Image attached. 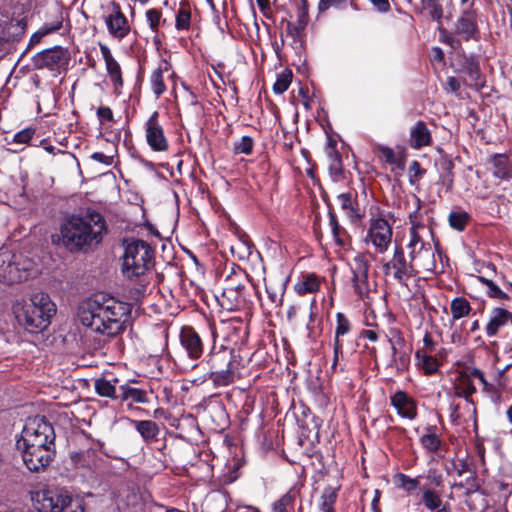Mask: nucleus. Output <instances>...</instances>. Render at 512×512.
I'll list each match as a JSON object with an SVG mask.
<instances>
[{
	"instance_id": "obj_1",
	"label": "nucleus",
	"mask_w": 512,
	"mask_h": 512,
	"mask_svg": "<svg viewBox=\"0 0 512 512\" xmlns=\"http://www.w3.org/2000/svg\"><path fill=\"white\" fill-rule=\"evenodd\" d=\"M130 305L112 296L97 294L80 306L79 319L91 331L113 337L125 329Z\"/></svg>"
},
{
	"instance_id": "obj_2",
	"label": "nucleus",
	"mask_w": 512,
	"mask_h": 512,
	"mask_svg": "<svg viewBox=\"0 0 512 512\" xmlns=\"http://www.w3.org/2000/svg\"><path fill=\"white\" fill-rule=\"evenodd\" d=\"M106 230L104 217L95 211L85 216H71L61 225V237L65 247L70 251L83 250L102 240Z\"/></svg>"
},
{
	"instance_id": "obj_3",
	"label": "nucleus",
	"mask_w": 512,
	"mask_h": 512,
	"mask_svg": "<svg viewBox=\"0 0 512 512\" xmlns=\"http://www.w3.org/2000/svg\"><path fill=\"white\" fill-rule=\"evenodd\" d=\"M13 312L21 326L30 333H36L50 324V319L56 312V306L48 294L37 292L29 301L17 302L13 306Z\"/></svg>"
},
{
	"instance_id": "obj_4",
	"label": "nucleus",
	"mask_w": 512,
	"mask_h": 512,
	"mask_svg": "<svg viewBox=\"0 0 512 512\" xmlns=\"http://www.w3.org/2000/svg\"><path fill=\"white\" fill-rule=\"evenodd\" d=\"M154 250L147 242L134 239L125 246L122 256V273L129 280L144 277L153 267Z\"/></svg>"
},
{
	"instance_id": "obj_5",
	"label": "nucleus",
	"mask_w": 512,
	"mask_h": 512,
	"mask_svg": "<svg viewBox=\"0 0 512 512\" xmlns=\"http://www.w3.org/2000/svg\"><path fill=\"white\" fill-rule=\"evenodd\" d=\"M33 268V261L21 253L0 252V283L11 285L27 280Z\"/></svg>"
},
{
	"instance_id": "obj_6",
	"label": "nucleus",
	"mask_w": 512,
	"mask_h": 512,
	"mask_svg": "<svg viewBox=\"0 0 512 512\" xmlns=\"http://www.w3.org/2000/svg\"><path fill=\"white\" fill-rule=\"evenodd\" d=\"M232 358V350L224 346H220L219 348L213 346L211 348L204 362L208 367L209 379H211L215 385L226 386L232 383Z\"/></svg>"
},
{
	"instance_id": "obj_7",
	"label": "nucleus",
	"mask_w": 512,
	"mask_h": 512,
	"mask_svg": "<svg viewBox=\"0 0 512 512\" xmlns=\"http://www.w3.org/2000/svg\"><path fill=\"white\" fill-rule=\"evenodd\" d=\"M32 505L38 512H76L72 497L65 491L43 489L31 494Z\"/></svg>"
},
{
	"instance_id": "obj_8",
	"label": "nucleus",
	"mask_w": 512,
	"mask_h": 512,
	"mask_svg": "<svg viewBox=\"0 0 512 512\" xmlns=\"http://www.w3.org/2000/svg\"><path fill=\"white\" fill-rule=\"evenodd\" d=\"M16 447L22 452L23 462L32 472L45 469L55 457V446L28 443L17 440Z\"/></svg>"
},
{
	"instance_id": "obj_9",
	"label": "nucleus",
	"mask_w": 512,
	"mask_h": 512,
	"mask_svg": "<svg viewBox=\"0 0 512 512\" xmlns=\"http://www.w3.org/2000/svg\"><path fill=\"white\" fill-rule=\"evenodd\" d=\"M19 441L28 443L55 446V432L53 426L44 417L28 419L21 433Z\"/></svg>"
},
{
	"instance_id": "obj_10",
	"label": "nucleus",
	"mask_w": 512,
	"mask_h": 512,
	"mask_svg": "<svg viewBox=\"0 0 512 512\" xmlns=\"http://www.w3.org/2000/svg\"><path fill=\"white\" fill-rule=\"evenodd\" d=\"M382 269L385 275H391L401 285H405L409 278L418 274L415 264L406 258L399 245L395 246L392 258L383 264Z\"/></svg>"
},
{
	"instance_id": "obj_11",
	"label": "nucleus",
	"mask_w": 512,
	"mask_h": 512,
	"mask_svg": "<svg viewBox=\"0 0 512 512\" xmlns=\"http://www.w3.org/2000/svg\"><path fill=\"white\" fill-rule=\"evenodd\" d=\"M349 266L353 290L360 299L365 300L371 291L368 279L370 263L364 254H357Z\"/></svg>"
},
{
	"instance_id": "obj_12",
	"label": "nucleus",
	"mask_w": 512,
	"mask_h": 512,
	"mask_svg": "<svg viewBox=\"0 0 512 512\" xmlns=\"http://www.w3.org/2000/svg\"><path fill=\"white\" fill-rule=\"evenodd\" d=\"M104 22L109 35L114 39L123 40L131 31L128 19L116 1H111L107 6Z\"/></svg>"
},
{
	"instance_id": "obj_13",
	"label": "nucleus",
	"mask_w": 512,
	"mask_h": 512,
	"mask_svg": "<svg viewBox=\"0 0 512 512\" xmlns=\"http://www.w3.org/2000/svg\"><path fill=\"white\" fill-rule=\"evenodd\" d=\"M32 61L37 69L47 68L51 71H56L68 65L69 54L66 49L55 46L37 53L33 56Z\"/></svg>"
},
{
	"instance_id": "obj_14",
	"label": "nucleus",
	"mask_w": 512,
	"mask_h": 512,
	"mask_svg": "<svg viewBox=\"0 0 512 512\" xmlns=\"http://www.w3.org/2000/svg\"><path fill=\"white\" fill-rule=\"evenodd\" d=\"M159 113L154 111L145 123V137L149 147L155 152H165L169 148L168 140L159 123Z\"/></svg>"
},
{
	"instance_id": "obj_15",
	"label": "nucleus",
	"mask_w": 512,
	"mask_h": 512,
	"mask_svg": "<svg viewBox=\"0 0 512 512\" xmlns=\"http://www.w3.org/2000/svg\"><path fill=\"white\" fill-rule=\"evenodd\" d=\"M368 238L377 252H386L392 240V228L388 221L383 218L373 220L368 229Z\"/></svg>"
},
{
	"instance_id": "obj_16",
	"label": "nucleus",
	"mask_w": 512,
	"mask_h": 512,
	"mask_svg": "<svg viewBox=\"0 0 512 512\" xmlns=\"http://www.w3.org/2000/svg\"><path fill=\"white\" fill-rule=\"evenodd\" d=\"M179 340L191 360H198L204 353V344L199 333L192 326H183L180 330Z\"/></svg>"
},
{
	"instance_id": "obj_17",
	"label": "nucleus",
	"mask_w": 512,
	"mask_h": 512,
	"mask_svg": "<svg viewBox=\"0 0 512 512\" xmlns=\"http://www.w3.org/2000/svg\"><path fill=\"white\" fill-rule=\"evenodd\" d=\"M473 1L465 8L456 24V33L469 40L477 33V14L472 9Z\"/></svg>"
},
{
	"instance_id": "obj_18",
	"label": "nucleus",
	"mask_w": 512,
	"mask_h": 512,
	"mask_svg": "<svg viewBox=\"0 0 512 512\" xmlns=\"http://www.w3.org/2000/svg\"><path fill=\"white\" fill-rule=\"evenodd\" d=\"M391 404L402 418L413 420L417 416V404L404 391H397L391 396Z\"/></svg>"
},
{
	"instance_id": "obj_19",
	"label": "nucleus",
	"mask_w": 512,
	"mask_h": 512,
	"mask_svg": "<svg viewBox=\"0 0 512 512\" xmlns=\"http://www.w3.org/2000/svg\"><path fill=\"white\" fill-rule=\"evenodd\" d=\"M100 52L105 61L106 70L113 82L115 89L123 86V79L121 73V67L116 59L113 57L110 48L105 44H100Z\"/></svg>"
},
{
	"instance_id": "obj_20",
	"label": "nucleus",
	"mask_w": 512,
	"mask_h": 512,
	"mask_svg": "<svg viewBox=\"0 0 512 512\" xmlns=\"http://www.w3.org/2000/svg\"><path fill=\"white\" fill-rule=\"evenodd\" d=\"M431 133L424 121H418L410 130V145L414 149H420L430 145Z\"/></svg>"
},
{
	"instance_id": "obj_21",
	"label": "nucleus",
	"mask_w": 512,
	"mask_h": 512,
	"mask_svg": "<svg viewBox=\"0 0 512 512\" xmlns=\"http://www.w3.org/2000/svg\"><path fill=\"white\" fill-rule=\"evenodd\" d=\"M130 424L140 434L145 443H150L157 440L160 433L159 425L151 420H135L130 419Z\"/></svg>"
},
{
	"instance_id": "obj_22",
	"label": "nucleus",
	"mask_w": 512,
	"mask_h": 512,
	"mask_svg": "<svg viewBox=\"0 0 512 512\" xmlns=\"http://www.w3.org/2000/svg\"><path fill=\"white\" fill-rule=\"evenodd\" d=\"M117 399L127 402L129 406L133 403H147V393L145 390L132 387L128 384H122L118 387Z\"/></svg>"
},
{
	"instance_id": "obj_23",
	"label": "nucleus",
	"mask_w": 512,
	"mask_h": 512,
	"mask_svg": "<svg viewBox=\"0 0 512 512\" xmlns=\"http://www.w3.org/2000/svg\"><path fill=\"white\" fill-rule=\"evenodd\" d=\"M26 24L21 20H11L1 31V38L5 40V45L9 49L10 44L19 41L25 33Z\"/></svg>"
},
{
	"instance_id": "obj_24",
	"label": "nucleus",
	"mask_w": 512,
	"mask_h": 512,
	"mask_svg": "<svg viewBox=\"0 0 512 512\" xmlns=\"http://www.w3.org/2000/svg\"><path fill=\"white\" fill-rule=\"evenodd\" d=\"M492 165V174L494 177L505 181L512 180V164L507 156L504 154L494 155L492 158Z\"/></svg>"
},
{
	"instance_id": "obj_25",
	"label": "nucleus",
	"mask_w": 512,
	"mask_h": 512,
	"mask_svg": "<svg viewBox=\"0 0 512 512\" xmlns=\"http://www.w3.org/2000/svg\"><path fill=\"white\" fill-rule=\"evenodd\" d=\"M70 461L75 468L92 469L96 466V452L91 449L75 451L69 454Z\"/></svg>"
},
{
	"instance_id": "obj_26",
	"label": "nucleus",
	"mask_w": 512,
	"mask_h": 512,
	"mask_svg": "<svg viewBox=\"0 0 512 512\" xmlns=\"http://www.w3.org/2000/svg\"><path fill=\"white\" fill-rule=\"evenodd\" d=\"M219 301L223 308L233 311L241 308L245 304V295L239 294V292H236V290L232 288L225 287Z\"/></svg>"
},
{
	"instance_id": "obj_27",
	"label": "nucleus",
	"mask_w": 512,
	"mask_h": 512,
	"mask_svg": "<svg viewBox=\"0 0 512 512\" xmlns=\"http://www.w3.org/2000/svg\"><path fill=\"white\" fill-rule=\"evenodd\" d=\"M455 394L458 397L465 398L466 401H470V397L476 392V388L472 381L471 374L460 373L455 382Z\"/></svg>"
},
{
	"instance_id": "obj_28",
	"label": "nucleus",
	"mask_w": 512,
	"mask_h": 512,
	"mask_svg": "<svg viewBox=\"0 0 512 512\" xmlns=\"http://www.w3.org/2000/svg\"><path fill=\"white\" fill-rule=\"evenodd\" d=\"M477 280L487 287L486 294L488 297L496 300H509V295L504 292L492 279L486 276H477Z\"/></svg>"
},
{
	"instance_id": "obj_29",
	"label": "nucleus",
	"mask_w": 512,
	"mask_h": 512,
	"mask_svg": "<svg viewBox=\"0 0 512 512\" xmlns=\"http://www.w3.org/2000/svg\"><path fill=\"white\" fill-rule=\"evenodd\" d=\"M450 310L452 318L454 320H459L469 315L471 306L467 299L463 297H456L451 301Z\"/></svg>"
},
{
	"instance_id": "obj_30",
	"label": "nucleus",
	"mask_w": 512,
	"mask_h": 512,
	"mask_svg": "<svg viewBox=\"0 0 512 512\" xmlns=\"http://www.w3.org/2000/svg\"><path fill=\"white\" fill-rule=\"evenodd\" d=\"M62 23H63V17L62 15L58 16L56 18V20L52 23H45L37 32H35L31 38H30V43L31 44H35V43H39L40 40L50 34V33H53L55 31H58L59 29H61L62 27Z\"/></svg>"
},
{
	"instance_id": "obj_31",
	"label": "nucleus",
	"mask_w": 512,
	"mask_h": 512,
	"mask_svg": "<svg viewBox=\"0 0 512 512\" xmlns=\"http://www.w3.org/2000/svg\"><path fill=\"white\" fill-rule=\"evenodd\" d=\"M94 388L96 393L102 397L117 399L118 390L111 381L105 378L95 380Z\"/></svg>"
},
{
	"instance_id": "obj_32",
	"label": "nucleus",
	"mask_w": 512,
	"mask_h": 512,
	"mask_svg": "<svg viewBox=\"0 0 512 512\" xmlns=\"http://www.w3.org/2000/svg\"><path fill=\"white\" fill-rule=\"evenodd\" d=\"M377 150L381 154L383 160L386 163L390 165H395L401 170L405 169L404 158L401 156H397L392 148L383 145H378Z\"/></svg>"
},
{
	"instance_id": "obj_33",
	"label": "nucleus",
	"mask_w": 512,
	"mask_h": 512,
	"mask_svg": "<svg viewBox=\"0 0 512 512\" xmlns=\"http://www.w3.org/2000/svg\"><path fill=\"white\" fill-rule=\"evenodd\" d=\"M422 502L428 510L434 511L441 507L442 498L437 491L430 488H426L423 490L422 493Z\"/></svg>"
},
{
	"instance_id": "obj_34",
	"label": "nucleus",
	"mask_w": 512,
	"mask_h": 512,
	"mask_svg": "<svg viewBox=\"0 0 512 512\" xmlns=\"http://www.w3.org/2000/svg\"><path fill=\"white\" fill-rule=\"evenodd\" d=\"M191 22V12L186 4L181 3L176 13L175 28L180 30H188Z\"/></svg>"
},
{
	"instance_id": "obj_35",
	"label": "nucleus",
	"mask_w": 512,
	"mask_h": 512,
	"mask_svg": "<svg viewBox=\"0 0 512 512\" xmlns=\"http://www.w3.org/2000/svg\"><path fill=\"white\" fill-rule=\"evenodd\" d=\"M145 16L149 28L156 36L159 32V27L166 22V20L162 18V12L158 9L152 8L146 11Z\"/></svg>"
},
{
	"instance_id": "obj_36",
	"label": "nucleus",
	"mask_w": 512,
	"mask_h": 512,
	"mask_svg": "<svg viewBox=\"0 0 512 512\" xmlns=\"http://www.w3.org/2000/svg\"><path fill=\"white\" fill-rule=\"evenodd\" d=\"M294 511V496L287 492L282 495L272 505V512H293Z\"/></svg>"
},
{
	"instance_id": "obj_37",
	"label": "nucleus",
	"mask_w": 512,
	"mask_h": 512,
	"mask_svg": "<svg viewBox=\"0 0 512 512\" xmlns=\"http://www.w3.org/2000/svg\"><path fill=\"white\" fill-rule=\"evenodd\" d=\"M319 281L313 274L307 275L303 281L296 284V290L299 294L313 293L319 289Z\"/></svg>"
},
{
	"instance_id": "obj_38",
	"label": "nucleus",
	"mask_w": 512,
	"mask_h": 512,
	"mask_svg": "<svg viewBox=\"0 0 512 512\" xmlns=\"http://www.w3.org/2000/svg\"><path fill=\"white\" fill-rule=\"evenodd\" d=\"M416 357L426 374L431 375L438 370V361L434 356L417 351Z\"/></svg>"
},
{
	"instance_id": "obj_39",
	"label": "nucleus",
	"mask_w": 512,
	"mask_h": 512,
	"mask_svg": "<svg viewBox=\"0 0 512 512\" xmlns=\"http://www.w3.org/2000/svg\"><path fill=\"white\" fill-rule=\"evenodd\" d=\"M469 215L465 211H452L449 214L448 221L452 228L463 231L469 221Z\"/></svg>"
},
{
	"instance_id": "obj_40",
	"label": "nucleus",
	"mask_w": 512,
	"mask_h": 512,
	"mask_svg": "<svg viewBox=\"0 0 512 512\" xmlns=\"http://www.w3.org/2000/svg\"><path fill=\"white\" fill-rule=\"evenodd\" d=\"M150 82L152 91L157 97L161 96L166 91L162 68L159 67L152 72Z\"/></svg>"
},
{
	"instance_id": "obj_41",
	"label": "nucleus",
	"mask_w": 512,
	"mask_h": 512,
	"mask_svg": "<svg viewBox=\"0 0 512 512\" xmlns=\"http://www.w3.org/2000/svg\"><path fill=\"white\" fill-rule=\"evenodd\" d=\"M351 330L349 319L341 312L336 314V328L334 341H341L340 337L348 334Z\"/></svg>"
},
{
	"instance_id": "obj_42",
	"label": "nucleus",
	"mask_w": 512,
	"mask_h": 512,
	"mask_svg": "<svg viewBox=\"0 0 512 512\" xmlns=\"http://www.w3.org/2000/svg\"><path fill=\"white\" fill-rule=\"evenodd\" d=\"M395 479L398 483V487L402 488L406 492H412L420 485V476L411 478L406 474L398 473L395 476Z\"/></svg>"
},
{
	"instance_id": "obj_43",
	"label": "nucleus",
	"mask_w": 512,
	"mask_h": 512,
	"mask_svg": "<svg viewBox=\"0 0 512 512\" xmlns=\"http://www.w3.org/2000/svg\"><path fill=\"white\" fill-rule=\"evenodd\" d=\"M422 5L428 11L431 18L438 23L443 17V8L439 0H422Z\"/></svg>"
},
{
	"instance_id": "obj_44",
	"label": "nucleus",
	"mask_w": 512,
	"mask_h": 512,
	"mask_svg": "<svg viewBox=\"0 0 512 512\" xmlns=\"http://www.w3.org/2000/svg\"><path fill=\"white\" fill-rule=\"evenodd\" d=\"M292 79L291 71H285L277 76V79L273 85V91L276 94L284 93L290 86Z\"/></svg>"
},
{
	"instance_id": "obj_45",
	"label": "nucleus",
	"mask_w": 512,
	"mask_h": 512,
	"mask_svg": "<svg viewBox=\"0 0 512 512\" xmlns=\"http://www.w3.org/2000/svg\"><path fill=\"white\" fill-rule=\"evenodd\" d=\"M420 443L429 452H436L441 445V440L435 433H428L420 437Z\"/></svg>"
},
{
	"instance_id": "obj_46",
	"label": "nucleus",
	"mask_w": 512,
	"mask_h": 512,
	"mask_svg": "<svg viewBox=\"0 0 512 512\" xmlns=\"http://www.w3.org/2000/svg\"><path fill=\"white\" fill-rule=\"evenodd\" d=\"M337 200L341 208L347 213L348 216L353 217L355 210L353 207L354 198L351 193H342L337 196Z\"/></svg>"
},
{
	"instance_id": "obj_47",
	"label": "nucleus",
	"mask_w": 512,
	"mask_h": 512,
	"mask_svg": "<svg viewBox=\"0 0 512 512\" xmlns=\"http://www.w3.org/2000/svg\"><path fill=\"white\" fill-rule=\"evenodd\" d=\"M321 498L322 512L335 511L333 506L337 498V493L333 489H326Z\"/></svg>"
},
{
	"instance_id": "obj_48",
	"label": "nucleus",
	"mask_w": 512,
	"mask_h": 512,
	"mask_svg": "<svg viewBox=\"0 0 512 512\" xmlns=\"http://www.w3.org/2000/svg\"><path fill=\"white\" fill-rule=\"evenodd\" d=\"M253 148V139L249 136H243L239 141L235 142L233 145V150L235 153L246 154L249 155L252 152Z\"/></svg>"
},
{
	"instance_id": "obj_49",
	"label": "nucleus",
	"mask_w": 512,
	"mask_h": 512,
	"mask_svg": "<svg viewBox=\"0 0 512 512\" xmlns=\"http://www.w3.org/2000/svg\"><path fill=\"white\" fill-rule=\"evenodd\" d=\"M409 360V353L401 351L400 354L391 357L389 366L395 368L397 371H403L408 367Z\"/></svg>"
},
{
	"instance_id": "obj_50",
	"label": "nucleus",
	"mask_w": 512,
	"mask_h": 512,
	"mask_svg": "<svg viewBox=\"0 0 512 512\" xmlns=\"http://www.w3.org/2000/svg\"><path fill=\"white\" fill-rule=\"evenodd\" d=\"M329 225L331 227V232L335 242L338 245H343L344 241L342 239V234L344 233V231L340 227L335 214H333L332 212L329 213Z\"/></svg>"
},
{
	"instance_id": "obj_51",
	"label": "nucleus",
	"mask_w": 512,
	"mask_h": 512,
	"mask_svg": "<svg viewBox=\"0 0 512 512\" xmlns=\"http://www.w3.org/2000/svg\"><path fill=\"white\" fill-rule=\"evenodd\" d=\"M425 172L426 171L423 168H421V165L418 161H412L409 166V183L411 185H414L417 180L423 177Z\"/></svg>"
},
{
	"instance_id": "obj_52",
	"label": "nucleus",
	"mask_w": 512,
	"mask_h": 512,
	"mask_svg": "<svg viewBox=\"0 0 512 512\" xmlns=\"http://www.w3.org/2000/svg\"><path fill=\"white\" fill-rule=\"evenodd\" d=\"M466 486V495H471L473 493L478 492L481 489V482L476 474V472H472L470 476L465 480Z\"/></svg>"
},
{
	"instance_id": "obj_53",
	"label": "nucleus",
	"mask_w": 512,
	"mask_h": 512,
	"mask_svg": "<svg viewBox=\"0 0 512 512\" xmlns=\"http://www.w3.org/2000/svg\"><path fill=\"white\" fill-rule=\"evenodd\" d=\"M35 134V129L25 128L13 136V143L27 144Z\"/></svg>"
},
{
	"instance_id": "obj_54",
	"label": "nucleus",
	"mask_w": 512,
	"mask_h": 512,
	"mask_svg": "<svg viewBox=\"0 0 512 512\" xmlns=\"http://www.w3.org/2000/svg\"><path fill=\"white\" fill-rule=\"evenodd\" d=\"M387 338L390 345L405 346L406 344L404 336L398 328H390Z\"/></svg>"
},
{
	"instance_id": "obj_55",
	"label": "nucleus",
	"mask_w": 512,
	"mask_h": 512,
	"mask_svg": "<svg viewBox=\"0 0 512 512\" xmlns=\"http://www.w3.org/2000/svg\"><path fill=\"white\" fill-rule=\"evenodd\" d=\"M329 171H330V174L335 176V177H339V176L342 175L343 169H342L341 158L336 153L331 155V162H330V165H329Z\"/></svg>"
},
{
	"instance_id": "obj_56",
	"label": "nucleus",
	"mask_w": 512,
	"mask_h": 512,
	"mask_svg": "<svg viewBox=\"0 0 512 512\" xmlns=\"http://www.w3.org/2000/svg\"><path fill=\"white\" fill-rule=\"evenodd\" d=\"M415 199L417 202V208L415 211H413L409 214V221L411 224V228H414L415 230L424 229L425 228L424 225L418 221V210L420 209V199L418 197H415Z\"/></svg>"
},
{
	"instance_id": "obj_57",
	"label": "nucleus",
	"mask_w": 512,
	"mask_h": 512,
	"mask_svg": "<svg viewBox=\"0 0 512 512\" xmlns=\"http://www.w3.org/2000/svg\"><path fill=\"white\" fill-rule=\"evenodd\" d=\"M408 244L418 245L420 246V249L426 248V243L420 236L419 230H415L414 228H410Z\"/></svg>"
},
{
	"instance_id": "obj_58",
	"label": "nucleus",
	"mask_w": 512,
	"mask_h": 512,
	"mask_svg": "<svg viewBox=\"0 0 512 512\" xmlns=\"http://www.w3.org/2000/svg\"><path fill=\"white\" fill-rule=\"evenodd\" d=\"M342 352H343L342 342L341 341H334V343H333V353H334V356H333V362L331 364V370L333 372H335L336 369H337V365H338V361H339V356L342 354Z\"/></svg>"
},
{
	"instance_id": "obj_59",
	"label": "nucleus",
	"mask_w": 512,
	"mask_h": 512,
	"mask_svg": "<svg viewBox=\"0 0 512 512\" xmlns=\"http://www.w3.org/2000/svg\"><path fill=\"white\" fill-rule=\"evenodd\" d=\"M407 249H408V256H409V261H411L412 264H414L416 258L422 253V252H425V253H429L428 249H420V246L418 245H413V244H407Z\"/></svg>"
},
{
	"instance_id": "obj_60",
	"label": "nucleus",
	"mask_w": 512,
	"mask_h": 512,
	"mask_svg": "<svg viewBox=\"0 0 512 512\" xmlns=\"http://www.w3.org/2000/svg\"><path fill=\"white\" fill-rule=\"evenodd\" d=\"M471 376L474 378H477L479 382L483 384V390L484 391H491L492 386L487 382L483 372L478 368H473L470 372Z\"/></svg>"
},
{
	"instance_id": "obj_61",
	"label": "nucleus",
	"mask_w": 512,
	"mask_h": 512,
	"mask_svg": "<svg viewBox=\"0 0 512 512\" xmlns=\"http://www.w3.org/2000/svg\"><path fill=\"white\" fill-rule=\"evenodd\" d=\"M306 26V21L305 20H301V19H298V24L297 25H292V24H288L287 25V32L289 35L293 36V37H296V36H299L301 31L304 30Z\"/></svg>"
},
{
	"instance_id": "obj_62",
	"label": "nucleus",
	"mask_w": 512,
	"mask_h": 512,
	"mask_svg": "<svg viewBox=\"0 0 512 512\" xmlns=\"http://www.w3.org/2000/svg\"><path fill=\"white\" fill-rule=\"evenodd\" d=\"M455 469L457 471V475L458 476H462L463 474L465 473H470L472 474V472H474L475 470H472L471 469V465L467 463L466 460H458L455 464Z\"/></svg>"
},
{
	"instance_id": "obj_63",
	"label": "nucleus",
	"mask_w": 512,
	"mask_h": 512,
	"mask_svg": "<svg viewBox=\"0 0 512 512\" xmlns=\"http://www.w3.org/2000/svg\"><path fill=\"white\" fill-rule=\"evenodd\" d=\"M374 8L381 12V13H387L391 9V5L389 0H368Z\"/></svg>"
},
{
	"instance_id": "obj_64",
	"label": "nucleus",
	"mask_w": 512,
	"mask_h": 512,
	"mask_svg": "<svg viewBox=\"0 0 512 512\" xmlns=\"http://www.w3.org/2000/svg\"><path fill=\"white\" fill-rule=\"evenodd\" d=\"M91 159L97 161V162H100L106 166H110L113 164V156H108V155H105L104 153L102 152H94L92 155H91Z\"/></svg>"
}]
</instances>
